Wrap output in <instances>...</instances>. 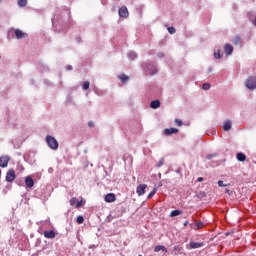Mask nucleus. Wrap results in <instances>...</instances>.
<instances>
[{
	"instance_id": "nucleus-1",
	"label": "nucleus",
	"mask_w": 256,
	"mask_h": 256,
	"mask_svg": "<svg viewBox=\"0 0 256 256\" xmlns=\"http://www.w3.org/2000/svg\"><path fill=\"white\" fill-rule=\"evenodd\" d=\"M46 143L50 149H53L56 151V149H59V142H57V139L53 136H46Z\"/></svg>"
},
{
	"instance_id": "nucleus-2",
	"label": "nucleus",
	"mask_w": 256,
	"mask_h": 256,
	"mask_svg": "<svg viewBox=\"0 0 256 256\" xmlns=\"http://www.w3.org/2000/svg\"><path fill=\"white\" fill-rule=\"evenodd\" d=\"M245 86L247 87V89H250L251 91H253V89H256V77H248V79L245 81Z\"/></svg>"
},
{
	"instance_id": "nucleus-3",
	"label": "nucleus",
	"mask_w": 256,
	"mask_h": 256,
	"mask_svg": "<svg viewBox=\"0 0 256 256\" xmlns=\"http://www.w3.org/2000/svg\"><path fill=\"white\" fill-rule=\"evenodd\" d=\"M144 69L146 72L150 73V75H156L157 68L155 67V64H146L144 66Z\"/></svg>"
},
{
	"instance_id": "nucleus-4",
	"label": "nucleus",
	"mask_w": 256,
	"mask_h": 256,
	"mask_svg": "<svg viewBox=\"0 0 256 256\" xmlns=\"http://www.w3.org/2000/svg\"><path fill=\"white\" fill-rule=\"evenodd\" d=\"M15 170L14 169H10L7 171L6 173V181L8 183H13V181H15Z\"/></svg>"
},
{
	"instance_id": "nucleus-5",
	"label": "nucleus",
	"mask_w": 256,
	"mask_h": 256,
	"mask_svg": "<svg viewBox=\"0 0 256 256\" xmlns=\"http://www.w3.org/2000/svg\"><path fill=\"white\" fill-rule=\"evenodd\" d=\"M104 201L106 203H115V201H117V196H115L114 193H108L105 195Z\"/></svg>"
},
{
	"instance_id": "nucleus-6",
	"label": "nucleus",
	"mask_w": 256,
	"mask_h": 256,
	"mask_svg": "<svg viewBox=\"0 0 256 256\" xmlns=\"http://www.w3.org/2000/svg\"><path fill=\"white\" fill-rule=\"evenodd\" d=\"M9 161H11V157L9 156H2L0 157V167L5 169L9 165Z\"/></svg>"
},
{
	"instance_id": "nucleus-7",
	"label": "nucleus",
	"mask_w": 256,
	"mask_h": 256,
	"mask_svg": "<svg viewBox=\"0 0 256 256\" xmlns=\"http://www.w3.org/2000/svg\"><path fill=\"white\" fill-rule=\"evenodd\" d=\"M118 14L119 17L127 18L129 17V10L125 6H122L121 8H119Z\"/></svg>"
},
{
	"instance_id": "nucleus-8",
	"label": "nucleus",
	"mask_w": 256,
	"mask_h": 256,
	"mask_svg": "<svg viewBox=\"0 0 256 256\" xmlns=\"http://www.w3.org/2000/svg\"><path fill=\"white\" fill-rule=\"evenodd\" d=\"M146 189H147V184H140L136 188V193H137L138 197H142V195L145 193Z\"/></svg>"
},
{
	"instance_id": "nucleus-9",
	"label": "nucleus",
	"mask_w": 256,
	"mask_h": 256,
	"mask_svg": "<svg viewBox=\"0 0 256 256\" xmlns=\"http://www.w3.org/2000/svg\"><path fill=\"white\" fill-rule=\"evenodd\" d=\"M25 186L28 188V189H32V187L35 186V181L33 180V178L31 176H27L25 178Z\"/></svg>"
},
{
	"instance_id": "nucleus-10",
	"label": "nucleus",
	"mask_w": 256,
	"mask_h": 256,
	"mask_svg": "<svg viewBox=\"0 0 256 256\" xmlns=\"http://www.w3.org/2000/svg\"><path fill=\"white\" fill-rule=\"evenodd\" d=\"M179 133V129L177 128H166L164 129V135L169 136V135H175Z\"/></svg>"
},
{
	"instance_id": "nucleus-11",
	"label": "nucleus",
	"mask_w": 256,
	"mask_h": 256,
	"mask_svg": "<svg viewBox=\"0 0 256 256\" xmlns=\"http://www.w3.org/2000/svg\"><path fill=\"white\" fill-rule=\"evenodd\" d=\"M44 237L46 239H55V237H57V233H55L53 230H48L44 232Z\"/></svg>"
},
{
	"instance_id": "nucleus-12",
	"label": "nucleus",
	"mask_w": 256,
	"mask_h": 256,
	"mask_svg": "<svg viewBox=\"0 0 256 256\" xmlns=\"http://www.w3.org/2000/svg\"><path fill=\"white\" fill-rule=\"evenodd\" d=\"M14 35L16 37V39H23L24 37H27V33H24L23 31L16 29L14 31Z\"/></svg>"
},
{
	"instance_id": "nucleus-13",
	"label": "nucleus",
	"mask_w": 256,
	"mask_h": 256,
	"mask_svg": "<svg viewBox=\"0 0 256 256\" xmlns=\"http://www.w3.org/2000/svg\"><path fill=\"white\" fill-rule=\"evenodd\" d=\"M224 53H225L226 55H233V45H231V44H226V45L224 46Z\"/></svg>"
},
{
	"instance_id": "nucleus-14",
	"label": "nucleus",
	"mask_w": 256,
	"mask_h": 256,
	"mask_svg": "<svg viewBox=\"0 0 256 256\" xmlns=\"http://www.w3.org/2000/svg\"><path fill=\"white\" fill-rule=\"evenodd\" d=\"M150 107L151 109H159L161 107V101L159 100H153L151 103H150Z\"/></svg>"
},
{
	"instance_id": "nucleus-15",
	"label": "nucleus",
	"mask_w": 256,
	"mask_h": 256,
	"mask_svg": "<svg viewBox=\"0 0 256 256\" xmlns=\"http://www.w3.org/2000/svg\"><path fill=\"white\" fill-rule=\"evenodd\" d=\"M232 123L231 120H226L223 123V131H231Z\"/></svg>"
},
{
	"instance_id": "nucleus-16",
	"label": "nucleus",
	"mask_w": 256,
	"mask_h": 256,
	"mask_svg": "<svg viewBox=\"0 0 256 256\" xmlns=\"http://www.w3.org/2000/svg\"><path fill=\"white\" fill-rule=\"evenodd\" d=\"M236 159H237V161H240L241 163H243L244 161L247 160V156L244 153L239 152L236 155Z\"/></svg>"
},
{
	"instance_id": "nucleus-17",
	"label": "nucleus",
	"mask_w": 256,
	"mask_h": 256,
	"mask_svg": "<svg viewBox=\"0 0 256 256\" xmlns=\"http://www.w3.org/2000/svg\"><path fill=\"white\" fill-rule=\"evenodd\" d=\"M191 249H201L203 247V243L201 242H190L189 244Z\"/></svg>"
},
{
	"instance_id": "nucleus-18",
	"label": "nucleus",
	"mask_w": 256,
	"mask_h": 256,
	"mask_svg": "<svg viewBox=\"0 0 256 256\" xmlns=\"http://www.w3.org/2000/svg\"><path fill=\"white\" fill-rule=\"evenodd\" d=\"M179 215H183V211H181V210H173V211H171L169 217H179Z\"/></svg>"
},
{
	"instance_id": "nucleus-19",
	"label": "nucleus",
	"mask_w": 256,
	"mask_h": 256,
	"mask_svg": "<svg viewBox=\"0 0 256 256\" xmlns=\"http://www.w3.org/2000/svg\"><path fill=\"white\" fill-rule=\"evenodd\" d=\"M159 251H163V253H167V248L165 246H161V245L156 246L154 248V252L159 253Z\"/></svg>"
},
{
	"instance_id": "nucleus-20",
	"label": "nucleus",
	"mask_w": 256,
	"mask_h": 256,
	"mask_svg": "<svg viewBox=\"0 0 256 256\" xmlns=\"http://www.w3.org/2000/svg\"><path fill=\"white\" fill-rule=\"evenodd\" d=\"M128 58L130 59V61H135V59H137V54L134 51H130L128 52Z\"/></svg>"
},
{
	"instance_id": "nucleus-21",
	"label": "nucleus",
	"mask_w": 256,
	"mask_h": 256,
	"mask_svg": "<svg viewBox=\"0 0 256 256\" xmlns=\"http://www.w3.org/2000/svg\"><path fill=\"white\" fill-rule=\"evenodd\" d=\"M173 251H174L175 255H177L178 253H181V251H183V247L176 245V246H174Z\"/></svg>"
},
{
	"instance_id": "nucleus-22",
	"label": "nucleus",
	"mask_w": 256,
	"mask_h": 256,
	"mask_svg": "<svg viewBox=\"0 0 256 256\" xmlns=\"http://www.w3.org/2000/svg\"><path fill=\"white\" fill-rule=\"evenodd\" d=\"M119 79L122 81V83H126V81H129V76L122 74L119 76Z\"/></svg>"
},
{
	"instance_id": "nucleus-23",
	"label": "nucleus",
	"mask_w": 256,
	"mask_h": 256,
	"mask_svg": "<svg viewBox=\"0 0 256 256\" xmlns=\"http://www.w3.org/2000/svg\"><path fill=\"white\" fill-rule=\"evenodd\" d=\"M85 221V218L80 215L76 218V222L78 223V225H82V223Z\"/></svg>"
},
{
	"instance_id": "nucleus-24",
	"label": "nucleus",
	"mask_w": 256,
	"mask_h": 256,
	"mask_svg": "<svg viewBox=\"0 0 256 256\" xmlns=\"http://www.w3.org/2000/svg\"><path fill=\"white\" fill-rule=\"evenodd\" d=\"M90 85H91V83H89V81H86V82L83 83L82 89L84 91H87L89 89Z\"/></svg>"
},
{
	"instance_id": "nucleus-25",
	"label": "nucleus",
	"mask_w": 256,
	"mask_h": 256,
	"mask_svg": "<svg viewBox=\"0 0 256 256\" xmlns=\"http://www.w3.org/2000/svg\"><path fill=\"white\" fill-rule=\"evenodd\" d=\"M157 193V188H154L147 196V199H152L153 196Z\"/></svg>"
},
{
	"instance_id": "nucleus-26",
	"label": "nucleus",
	"mask_w": 256,
	"mask_h": 256,
	"mask_svg": "<svg viewBox=\"0 0 256 256\" xmlns=\"http://www.w3.org/2000/svg\"><path fill=\"white\" fill-rule=\"evenodd\" d=\"M196 228H194L196 231H199V229H202L203 227V222L199 221L195 223Z\"/></svg>"
},
{
	"instance_id": "nucleus-27",
	"label": "nucleus",
	"mask_w": 256,
	"mask_h": 256,
	"mask_svg": "<svg viewBox=\"0 0 256 256\" xmlns=\"http://www.w3.org/2000/svg\"><path fill=\"white\" fill-rule=\"evenodd\" d=\"M163 165H165V158H161L159 162L156 164V167H163Z\"/></svg>"
},
{
	"instance_id": "nucleus-28",
	"label": "nucleus",
	"mask_w": 256,
	"mask_h": 256,
	"mask_svg": "<svg viewBox=\"0 0 256 256\" xmlns=\"http://www.w3.org/2000/svg\"><path fill=\"white\" fill-rule=\"evenodd\" d=\"M234 45H241V37L236 36L233 41Z\"/></svg>"
},
{
	"instance_id": "nucleus-29",
	"label": "nucleus",
	"mask_w": 256,
	"mask_h": 256,
	"mask_svg": "<svg viewBox=\"0 0 256 256\" xmlns=\"http://www.w3.org/2000/svg\"><path fill=\"white\" fill-rule=\"evenodd\" d=\"M202 89H203L204 91H209V89H211V84H209V83H204V84L202 85Z\"/></svg>"
},
{
	"instance_id": "nucleus-30",
	"label": "nucleus",
	"mask_w": 256,
	"mask_h": 256,
	"mask_svg": "<svg viewBox=\"0 0 256 256\" xmlns=\"http://www.w3.org/2000/svg\"><path fill=\"white\" fill-rule=\"evenodd\" d=\"M19 7H25L27 6V0H18Z\"/></svg>"
},
{
	"instance_id": "nucleus-31",
	"label": "nucleus",
	"mask_w": 256,
	"mask_h": 256,
	"mask_svg": "<svg viewBox=\"0 0 256 256\" xmlns=\"http://www.w3.org/2000/svg\"><path fill=\"white\" fill-rule=\"evenodd\" d=\"M70 205H71V207H76V205H77V198H72L70 200Z\"/></svg>"
},
{
	"instance_id": "nucleus-32",
	"label": "nucleus",
	"mask_w": 256,
	"mask_h": 256,
	"mask_svg": "<svg viewBox=\"0 0 256 256\" xmlns=\"http://www.w3.org/2000/svg\"><path fill=\"white\" fill-rule=\"evenodd\" d=\"M174 123L178 126V127H181V125H183V121L181 119H175L174 120Z\"/></svg>"
},
{
	"instance_id": "nucleus-33",
	"label": "nucleus",
	"mask_w": 256,
	"mask_h": 256,
	"mask_svg": "<svg viewBox=\"0 0 256 256\" xmlns=\"http://www.w3.org/2000/svg\"><path fill=\"white\" fill-rule=\"evenodd\" d=\"M214 58L221 59V50H218L217 52L214 53Z\"/></svg>"
},
{
	"instance_id": "nucleus-34",
	"label": "nucleus",
	"mask_w": 256,
	"mask_h": 256,
	"mask_svg": "<svg viewBox=\"0 0 256 256\" xmlns=\"http://www.w3.org/2000/svg\"><path fill=\"white\" fill-rule=\"evenodd\" d=\"M175 27H173V26H170V27H168V32L170 33V35H173V34H175Z\"/></svg>"
},
{
	"instance_id": "nucleus-35",
	"label": "nucleus",
	"mask_w": 256,
	"mask_h": 256,
	"mask_svg": "<svg viewBox=\"0 0 256 256\" xmlns=\"http://www.w3.org/2000/svg\"><path fill=\"white\" fill-rule=\"evenodd\" d=\"M213 157H217V153H215V154H208V155L206 156V159H207L208 161H211V159H213Z\"/></svg>"
},
{
	"instance_id": "nucleus-36",
	"label": "nucleus",
	"mask_w": 256,
	"mask_h": 256,
	"mask_svg": "<svg viewBox=\"0 0 256 256\" xmlns=\"http://www.w3.org/2000/svg\"><path fill=\"white\" fill-rule=\"evenodd\" d=\"M71 103H73V97L67 96V98H66V104L69 105V104H71Z\"/></svg>"
},
{
	"instance_id": "nucleus-37",
	"label": "nucleus",
	"mask_w": 256,
	"mask_h": 256,
	"mask_svg": "<svg viewBox=\"0 0 256 256\" xmlns=\"http://www.w3.org/2000/svg\"><path fill=\"white\" fill-rule=\"evenodd\" d=\"M218 186H220V187H229V184H225V183H223V180H219L218 181Z\"/></svg>"
},
{
	"instance_id": "nucleus-38",
	"label": "nucleus",
	"mask_w": 256,
	"mask_h": 256,
	"mask_svg": "<svg viewBox=\"0 0 256 256\" xmlns=\"http://www.w3.org/2000/svg\"><path fill=\"white\" fill-rule=\"evenodd\" d=\"M81 205H83V202L77 200V202H76V209H79V207H81Z\"/></svg>"
},
{
	"instance_id": "nucleus-39",
	"label": "nucleus",
	"mask_w": 256,
	"mask_h": 256,
	"mask_svg": "<svg viewBox=\"0 0 256 256\" xmlns=\"http://www.w3.org/2000/svg\"><path fill=\"white\" fill-rule=\"evenodd\" d=\"M157 57H159V59H163V57H165V54L163 52H159L157 54Z\"/></svg>"
},
{
	"instance_id": "nucleus-40",
	"label": "nucleus",
	"mask_w": 256,
	"mask_h": 256,
	"mask_svg": "<svg viewBox=\"0 0 256 256\" xmlns=\"http://www.w3.org/2000/svg\"><path fill=\"white\" fill-rule=\"evenodd\" d=\"M66 69H67V71H73V66L67 65V66H66Z\"/></svg>"
},
{
	"instance_id": "nucleus-41",
	"label": "nucleus",
	"mask_w": 256,
	"mask_h": 256,
	"mask_svg": "<svg viewBox=\"0 0 256 256\" xmlns=\"http://www.w3.org/2000/svg\"><path fill=\"white\" fill-rule=\"evenodd\" d=\"M88 127H95V123H94L93 121H90V122L88 123Z\"/></svg>"
},
{
	"instance_id": "nucleus-42",
	"label": "nucleus",
	"mask_w": 256,
	"mask_h": 256,
	"mask_svg": "<svg viewBox=\"0 0 256 256\" xmlns=\"http://www.w3.org/2000/svg\"><path fill=\"white\" fill-rule=\"evenodd\" d=\"M202 181H204V178H203V177H198V178H197V182H198V183H201Z\"/></svg>"
},
{
	"instance_id": "nucleus-43",
	"label": "nucleus",
	"mask_w": 256,
	"mask_h": 256,
	"mask_svg": "<svg viewBox=\"0 0 256 256\" xmlns=\"http://www.w3.org/2000/svg\"><path fill=\"white\" fill-rule=\"evenodd\" d=\"M208 73H213V67L208 68Z\"/></svg>"
},
{
	"instance_id": "nucleus-44",
	"label": "nucleus",
	"mask_w": 256,
	"mask_h": 256,
	"mask_svg": "<svg viewBox=\"0 0 256 256\" xmlns=\"http://www.w3.org/2000/svg\"><path fill=\"white\" fill-rule=\"evenodd\" d=\"M183 225L184 227H187L189 225V221L186 220Z\"/></svg>"
},
{
	"instance_id": "nucleus-45",
	"label": "nucleus",
	"mask_w": 256,
	"mask_h": 256,
	"mask_svg": "<svg viewBox=\"0 0 256 256\" xmlns=\"http://www.w3.org/2000/svg\"><path fill=\"white\" fill-rule=\"evenodd\" d=\"M253 25L256 27V16H255V19L253 21Z\"/></svg>"
},
{
	"instance_id": "nucleus-46",
	"label": "nucleus",
	"mask_w": 256,
	"mask_h": 256,
	"mask_svg": "<svg viewBox=\"0 0 256 256\" xmlns=\"http://www.w3.org/2000/svg\"><path fill=\"white\" fill-rule=\"evenodd\" d=\"M31 85L35 84V80H30Z\"/></svg>"
},
{
	"instance_id": "nucleus-47",
	"label": "nucleus",
	"mask_w": 256,
	"mask_h": 256,
	"mask_svg": "<svg viewBox=\"0 0 256 256\" xmlns=\"http://www.w3.org/2000/svg\"><path fill=\"white\" fill-rule=\"evenodd\" d=\"M89 249H95V245H90Z\"/></svg>"
},
{
	"instance_id": "nucleus-48",
	"label": "nucleus",
	"mask_w": 256,
	"mask_h": 256,
	"mask_svg": "<svg viewBox=\"0 0 256 256\" xmlns=\"http://www.w3.org/2000/svg\"><path fill=\"white\" fill-rule=\"evenodd\" d=\"M176 173H181V168H178V170H176Z\"/></svg>"
},
{
	"instance_id": "nucleus-49",
	"label": "nucleus",
	"mask_w": 256,
	"mask_h": 256,
	"mask_svg": "<svg viewBox=\"0 0 256 256\" xmlns=\"http://www.w3.org/2000/svg\"><path fill=\"white\" fill-rule=\"evenodd\" d=\"M231 190H229V189H225V193H229Z\"/></svg>"
},
{
	"instance_id": "nucleus-50",
	"label": "nucleus",
	"mask_w": 256,
	"mask_h": 256,
	"mask_svg": "<svg viewBox=\"0 0 256 256\" xmlns=\"http://www.w3.org/2000/svg\"><path fill=\"white\" fill-rule=\"evenodd\" d=\"M0 177H1V170H0Z\"/></svg>"
},
{
	"instance_id": "nucleus-51",
	"label": "nucleus",
	"mask_w": 256,
	"mask_h": 256,
	"mask_svg": "<svg viewBox=\"0 0 256 256\" xmlns=\"http://www.w3.org/2000/svg\"><path fill=\"white\" fill-rule=\"evenodd\" d=\"M1 1H3V0H0V3H1Z\"/></svg>"
}]
</instances>
